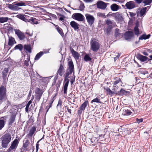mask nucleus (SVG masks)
I'll use <instances>...</instances> for the list:
<instances>
[{"label":"nucleus","mask_w":152,"mask_h":152,"mask_svg":"<svg viewBox=\"0 0 152 152\" xmlns=\"http://www.w3.org/2000/svg\"><path fill=\"white\" fill-rule=\"evenodd\" d=\"M73 54L75 58H78L79 56L78 53L75 51H74Z\"/></svg>","instance_id":"nucleus-44"},{"label":"nucleus","mask_w":152,"mask_h":152,"mask_svg":"<svg viewBox=\"0 0 152 152\" xmlns=\"http://www.w3.org/2000/svg\"><path fill=\"white\" fill-rule=\"evenodd\" d=\"M120 6H119L116 4H112L110 6V8L112 10L114 11H118L120 7Z\"/></svg>","instance_id":"nucleus-17"},{"label":"nucleus","mask_w":152,"mask_h":152,"mask_svg":"<svg viewBox=\"0 0 152 152\" xmlns=\"http://www.w3.org/2000/svg\"><path fill=\"white\" fill-rule=\"evenodd\" d=\"M72 17L73 19L79 21H83L84 20V16L80 13H74Z\"/></svg>","instance_id":"nucleus-7"},{"label":"nucleus","mask_w":152,"mask_h":152,"mask_svg":"<svg viewBox=\"0 0 152 152\" xmlns=\"http://www.w3.org/2000/svg\"><path fill=\"white\" fill-rule=\"evenodd\" d=\"M139 59L142 61H144L148 59V57L142 55H140L139 57Z\"/></svg>","instance_id":"nucleus-34"},{"label":"nucleus","mask_w":152,"mask_h":152,"mask_svg":"<svg viewBox=\"0 0 152 152\" xmlns=\"http://www.w3.org/2000/svg\"><path fill=\"white\" fill-rule=\"evenodd\" d=\"M106 24L108 25V26L110 25H112L113 26H115V23L114 22L110 20L109 19L106 20Z\"/></svg>","instance_id":"nucleus-28"},{"label":"nucleus","mask_w":152,"mask_h":152,"mask_svg":"<svg viewBox=\"0 0 152 152\" xmlns=\"http://www.w3.org/2000/svg\"><path fill=\"white\" fill-rule=\"evenodd\" d=\"M85 16L88 24L91 26L94 22V17L93 15L88 13L86 14L85 15Z\"/></svg>","instance_id":"nucleus-6"},{"label":"nucleus","mask_w":152,"mask_h":152,"mask_svg":"<svg viewBox=\"0 0 152 152\" xmlns=\"http://www.w3.org/2000/svg\"><path fill=\"white\" fill-rule=\"evenodd\" d=\"M36 130V128L33 126L30 129L29 134H28V137H31L35 132Z\"/></svg>","instance_id":"nucleus-20"},{"label":"nucleus","mask_w":152,"mask_h":152,"mask_svg":"<svg viewBox=\"0 0 152 152\" xmlns=\"http://www.w3.org/2000/svg\"><path fill=\"white\" fill-rule=\"evenodd\" d=\"M59 20L63 22V21L64 20V17H62L60 18Z\"/></svg>","instance_id":"nucleus-62"},{"label":"nucleus","mask_w":152,"mask_h":152,"mask_svg":"<svg viewBox=\"0 0 152 152\" xmlns=\"http://www.w3.org/2000/svg\"><path fill=\"white\" fill-rule=\"evenodd\" d=\"M15 116L14 115H12L11 117V118L10 120V124H12L13 123L14 121H15Z\"/></svg>","instance_id":"nucleus-42"},{"label":"nucleus","mask_w":152,"mask_h":152,"mask_svg":"<svg viewBox=\"0 0 152 152\" xmlns=\"http://www.w3.org/2000/svg\"><path fill=\"white\" fill-rule=\"evenodd\" d=\"M119 35V29L117 28L115 30V35L116 37L118 36Z\"/></svg>","instance_id":"nucleus-46"},{"label":"nucleus","mask_w":152,"mask_h":152,"mask_svg":"<svg viewBox=\"0 0 152 152\" xmlns=\"http://www.w3.org/2000/svg\"><path fill=\"white\" fill-rule=\"evenodd\" d=\"M36 99L35 100L37 102L39 101L42 94L43 92L39 88H37L35 90Z\"/></svg>","instance_id":"nucleus-8"},{"label":"nucleus","mask_w":152,"mask_h":152,"mask_svg":"<svg viewBox=\"0 0 152 152\" xmlns=\"http://www.w3.org/2000/svg\"><path fill=\"white\" fill-rule=\"evenodd\" d=\"M150 36V34H148V35H142L140 37L139 39L142 40L143 39H146L149 38Z\"/></svg>","instance_id":"nucleus-35"},{"label":"nucleus","mask_w":152,"mask_h":152,"mask_svg":"<svg viewBox=\"0 0 152 152\" xmlns=\"http://www.w3.org/2000/svg\"><path fill=\"white\" fill-rule=\"evenodd\" d=\"M14 5L9 4L8 5V7L11 10L15 11L18 10L20 8H18L17 6L15 5V3H13V4Z\"/></svg>","instance_id":"nucleus-19"},{"label":"nucleus","mask_w":152,"mask_h":152,"mask_svg":"<svg viewBox=\"0 0 152 152\" xmlns=\"http://www.w3.org/2000/svg\"><path fill=\"white\" fill-rule=\"evenodd\" d=\"M94 0H84V1L86 3L91 2L93 1Z\"/></svg>","instance_id":"nucleus-56"},{"label":"nucleus","mask_w":152,"mask_h":152,"mask_svg":"<svg viewBox=\"0 0 152 152\" xmlns=\"http://www.w3.org/2000/svg\"><path fill=\"white\" fill-rule=\"evenodd\" d=\"M143 0H135V1H136V2L138 3H140Z\"/></svg>","instance_id":"nucleus-59"},{"label":"nucleus","mask_w":152,"mask_h":152,"mask_svg":"<svg viewBox=\"0 0 152 152\" xmlns=\"http://www.w3.org/2000/svg\"><path fill=\"white\" fill-rule=\"evenodd\" d=\"M15 42V41L14 38L12 37L9 38L8 43V45H9L12 46L14 44Z\"/></svg>","instance_id":"nucleus-27"},{"label":"nucleus","mask_w":152,"mask_h":152,"mask_svg":"<svg viewBox=\"0 0 152 152\" xmlns=\"http://www.w3.org/2000/svg\"><path fill=\"white\" fill-rule=\"evenodd\" d=\"M113 27L112 25L108 26L106 28L104 29V32L107 34H109L111 31V29L113 28Z\"/></svg>","instance_id":"nucleus-24"},{"label":"nucleus","mask_w":152,"mask_h":152,"mask_svg":"<svg viewBox=\"0 0 152 152\" xmlns=\"http://www.w3.org/2000/svg\"><path fill=\"white\" fill-rule=\"evenodd\" d=\"M56 29L58 31L61 36H62L64 35V34L61 28L59 27H58L56 28Z\"/></svg>","instance_id":"nucleus-37"},{"label":"nucleus","mask_w":152,"mask_h":152,"mask_svg":"<svg viewBox=\"0 0 152 152\" xmlns=\"http://www.w3.org/2000/svg\"><path fill=\"white\" fill-rule=\"evenodd\" d=\"M36 149L37 151L39 149V144H36Z\"/></svg>","instance_id":"nucleus-64"},{"label":"nucleus","mask_w":152,"mask_h":152,"mask_svg":"<svg viewBox=\"0 0 152 152\" xmlns=\"http://www.w3.org/2000/svg\"><path fill=\"white\" fill-rule=\"evenodd\" d=\"M8 72V69L7 68H5L2 72V77L3 79L4 80H6V77L7 76V73Z\"/></svg>","instance_id":"nucleus-25"},{"label":"nucleus","mask_w":152,"mask_h":152,"mask_svg":"<svg viewBox=\"0 0 152 152\" xmlns=\"http://www.w3.org/2000/svg\"><path fill=\"white\" fill-rule=\"evenodd\" d=\"M121 81L120 79L118 78V79L115 81L113 83L114 85H117L118 83Z\"/></svg>","instance_id":"nucleus-47"},{"label":"nucleus","mask_w":152,"mask_h":152,"mask_svg":"<svg viewBox=\"0 0 152 152\" xmlns=\"http://www.w3.org/2000/svg\"><path fill=\"white\" fill-rule=\"evenodd\" d=\"M134 32L135 33V34L137 35H138L139 34H140V32L139 30V29L138 28V27L137 26H136L134 28Z\"/></svg>","instance_id":"nucleus-40"},{"label":"nucleus","mask_w":152,"mask_h":152,"mask_svg":"<svg viewBox=\"0 0 152 152\" xmlns=\"http://www.w3.org/2000/svg\"><path fill=\"white\" fill-rule=\"evenodd\" d=\"M25 15H23L20 14L17 15L16 16V17L25 22H29V20L26 19L25 17Z\"/></svg>","instance_id":"nucleus-18"},{"label":"nucleus","mask_w":152,"mask_h":152,"mask_svg":"<svg viewBox=\"0 0 152 152\" xmlns=\"http://www.w3.org/2000/svg\"><path fill=\"white\" fill-rule=\"evenodd\" d=\"M125 6L127 8L129 9H132L135 7V5L134 2L132 1L126 3Z\"/></svg>","instance_id":"nucleus-12"},{"label":"nucleus","mask_w":152,"mask_h":152,"mask_svg":"<svg viewBox=\"0 0 152 152\" xmlns=\"http://www.w3.org/2000/svg\"><path fill=\"white\" fill-rule=\"evenodd\" d=\"M112 16L114 17L116 20L118 22H121L123 20V18L121 14H120L118 12L112 14Z\"/></svg>","instance_id":"nucleus-10"},{"label":"nucleus","mask_w":152,"mask_h":152,"mask_svg":"<svg viewBox=\"0 0 152 152\" xmlns=\"http://www.w3.org/2000/svg\"><path fill=\"white\" fill-rule=\"evenodd\" d=\"M68 66L69 68L66 71V76L64 79L63 88L64 93L65 94L67 93V87L69 82L68 77L72 72H73V73H74V65L72 61H69L68 62Z\"/></svg>","instance_id":"nucleus-1"},{"label":"nucleus","mask_w":152,"mask_h":152,"mask_svg":"<svg viewBox=\"0 0 152 152\" xmlns=\"http://www.w3.org/2000/svg\"><path fill=\"white\" fill-rule=\"evenodd\" d=\"M136 121L138 123H140L142 122L143 121V119L142 118L141 119H136Z\"/></svg>","instance_id":"nucleus-52"},{"label":"nucleus","mask_w":152,"mask_h":152,"mask_svg":"<svg viewBox=\"0 0 152 152\" xmlns=\"http://www.w3.org/2000/svg\"><path fill=\"white\" fill-rule=\"evenodd\" d=\"M50 49H44L43 50V51H42L43 53V54L44 53H48L49 52Z\"/></svg>","instance_id":"nucleus-49"},{"label":"nucleus","mask_w":152,"mask_h":152,"mask_svg":"<svg viewBox=\"0 0 152 152\" xmlns=\"http://www.w3.org/2000/svg\"><path fill=\"white\" fill-rule=\"evenodd\" d=\"M83 111V110L79 108L78 111V114L80 115H81Z\"/></svg>","instance_id":"nucleus-55"},{"label":"nucleus","mask_w":152,"mask_h":152,"mask_svg":"<svg viewBox=\"0 0 152 152\" xmlns=\"http://www.w3.org/2000/svg\"><path fill=\"white\" fill-rule=\"evenodd\" d=\"M98 15L99 17H102L104 18H105L106 17V16L104 15V14L100 12L98 13Z\"/></svg>","instance_id":"nucleus-45"},{"label":"nucleus","mask_w":152,"mask_h":152,"mask_svg":"<svg viewBox=\"0 0 152 152\" xmlns=\"http://www.w3.org/2000/svg\"><path fill=\"white\" fill-rule=\"evenodd\" d=\"M70 25L71 27L75 30L79 29V25L74 21H71L70 23Z\"/></svg>","instance_id":"nucleus-13"},{"label":"nucleus","mask_w":152,"mask_h":152,"mask_svg":"<svg viewBox=\"0 0 152 152\" xmlns=\"http://www.w3.org/2000/svg\"><path fill=\"white\" fill-rule=\"evenodd\" d=\"M30 61V57H28L27 58L26 60H25L24 62V64L26 66H28L29 65L28 61Z\"/></svg>","instance_id":"nucleus-43"},{"label":"nucleus","mask_w":152,"mask_h":152,"mask_svg":"<svg viewBox=\"0 0 152 152\" xmlns=\"http://www.w3.org/2000/svg\"><path fill=\"white\" fill-rule=\"evenodd\" d=\"M129 91H125L123 88H121L120 91L118 93V94L119 95L122 96L128 95L129 94Z\"/></svg>","instance_id":"nucleus-16"},{"label":"nucleus","mask_w":152,"mask_h":152,"mask_svg":"<svg viewBox=\"0 0 152 152\" xmlns=\"http://www.w3.org/2000/svg\"><path fill=\"white\" fill-rule=\"evenodd\" d=\"M61 105H57V108L58 111H62V110L61 109Z\"/></svg>","instance_id":"nucleus-51"},{"label":"nucleus","mask_w":152,"mask_h":152,"mask_svg":"<svg viewBox=\"0 0 152 152\" xmlns=\"http://www.w3.org/2000/svg\"><path fill=\"white\" fill-rule=\"evenodd\" d=\"M133 36V33L131 31H129L125 33L124 35V37L126 39H128L132 37Z\"/></svg>","instance_id":"nucleus-14"},{"label":"nucleus","mask_w":152,"mask_h":152,"mask_svg":"<svg viewBox=\"0 0 152 152\" xmlns=\"http://www.w3.org/2000/svg\"><path fill=\"white\" fill-rule=\"evenodd\" d=\"M67 109L68 111L70 113H71V109H70L68 107H67Z\"/></svg>","instance_id":"nucleus-61"},{"label":"nucleus","mask_w":152,"mask_h":152,"mask_svg":"<svg viewBox=\"0 0 152 152\" xmlns=\"http://www.w3.org/2000/svg\"><path fill=\"white\" fill-rule=\"evenodd\" d=\"M107 91L109 95H112L114 94V93L110 88L108 89Z\"/></svg>","instance_id":"nucleus-50"},{"label":"nucleus","mask_w":152,"mask_h":152,"mask_svg":"<svg viewBox=\"0 0 152 152\" xmlns=\"http://www.w3.org/2000/svg\"><path fill=\"white\" fill-rule=\"evenodd\" d=\"M96 5L98 8L103 9H105L107 7L105 4L101 1H98L96 4Z\"/></svg>","instance_id":"nucleus-11"},{"label":"nucleus","mask_w":152,"mask_h":152,"mask_svg":"<svg viewBox=\"0 0 152 152\" xmlns=\"http://www.w3.org/2000/svg\"><path fill=\"white\" fill-rule=\"evenodd\" d=\"M6 98V88L4 86H1L0 87V100L5 99Z\"/></svg>","instance_id":"nucleus-4"},{"label":"nucleus","mask_w":152,"mask_h":152,"mask_svg":"<svg viewBox=\"0 0 152 152\" xmlns=\"http://www.w3.org/2000/svg\"><path fill=\"white\" fill-rule=\"evenodd\" d=\"M23 48V46L21 44H18L16 45L14 48L15 50L19 49L20 51H21Z\"/></svg>","instance_id":"nucleus-33"},{"label":"nucleus","mask_w":152,"mask_h":152,"mask_svg":"<svg viewBox=\"0 0 152 152\" xmlns=\"http://www.w3.org/2000/svg\"><path fill=\"white\" fill-rule=\"evenodd\" d=\"M51 105H49V106H47L46 107V109H47L48 108V109L46 110V112H47L49 110V109L51 107Z\"/></svg>","instance_id":"nucleus-60"},{"label":"nucleus","mask_w":152,"mask_h":152,"mask_svg":"<svg viewBox=\"0 0 152 152\" xmlns=\"http://www.w3.org/2000/svg\"><path fill=\"white\" fill-rule=\"evenodd\" d=\"M24 49V50H26L29 53H31V46L30 45H25Z\"/></svg>","instance_id":"nucleus-26"},{"label":"nucleus","mask_w":152,"mask_h":152,"mask_svg":"<svg viewBox=\"0 0 152 152\" xmlns=\"http://www.w3.org/2000/svg\"><path fill=\"white\" fill-rule=\"evenodd\" d=\"M29 20L32 22V24H37L39 23L38 22L37 20L35 18H32Z\"/></svg>","instance_id":"nucleus-36"},{"label":"nucleus","mask_w":152,"mask_h":152,"mask_svg":"<svg viewBox=\"0 0 152 152\" xmlns=\"http://www.w3.org/2000/svg\"><path fill=\"white\" fill-rule=\"evenodd\" d=\"M19 141L17 139H15L12 142L10 147L7 149V152H10L11 150H15L18 147Z\"/></svg>","instance_id":"nucleus-5"},{"label":"nucleus","mask_w":152,"mask_h":152,"mask_svg":"<svg viewBox=\"0 0 152 152\" xmlns=\"http://www.w3.org/2000/svg\"><path fill=\"white\" fill-rule=\"evenodd\" d=\"M132 113V112L128 110H124L122 112V114L124 115H129Z\"/></svg>","instance_id":"nucleus-23"},{"label":"nucleus","mask_w":152,"mask_h":152,"mask_svg":"<svg viewBox=\"0 0 152 152\" xmlns=\"http://www.w3.org/2000/svg\"><path fill=\"white\" fill-rule=\"evenodd\" d=\"M9 18L8 17H1L0 18V23H4L7 22L9 20Z\"/></svg>","instance_id":"nucleus-32"},{"label":"nucleus","mask_w":152,"mask_h":152,"mask_svg":"<svg viewBox=\"0 0 152 152\" xmlns=\"http://www.w3.org/2000/svg\"><path fill=\"white\" fill-rule=\"evenodd\" d=\"M91 49L94 52H97L100 48V44L95 39H92L90 42Z\"/></svg>","instance_id":"nucleus-3"},{"label":"nucleus","mask_w":152,"mask_h":152,"mask_svg":"<svg viewBox=\"0 0 152 152\" xmlns=\"http://www.w3.org/2000/svg\"><path fill=\"white\" fill-rule=\"evenodd\" d=\"M129 14L130 16L132 17H133L135 15V14L133 12H129Z\"/></svg>","instance_id":"nucleus-57"},{"label":"nucleus","mask_w":152,"mask_h":152,"mask_svg":"<svg viewBox=\"0 0 152 152\" xmlns=\"http://www.w3.org/2000/svg\"><path fill=\"white\" fill-rule=\"evenodd\" d=\"M114 89H116L118 88V86H117V85H114Z\"/></svg>","instance_id":"nucleus-63"},{"label":"nucleus","mask_w":152,"mask_h":152,"mask_svg":"<svg viewBox=\"0 0 152 152\" xmlns=\"http://www.w3.org/2000/svg\"><path fill=\"white\" fill-rule=\"evenodd\" d=\"M15 33L17 35L19 38L20 40H23L25 37L24 34L18 29H15Z\"/></svg>","instance_id":"nucleus-9"},{"label":"nucleus","mask_w":152,"mask_h":152,"mask_svg":"<svg viewBox=\"0 0 152 152\" xmlns=\"http://www.w3.org/2000/svg\"><path fill=\"white\" fill-rule=\"evenodd\" d=\"M84 59L86 61H90L91 58L88 55L86 54L84 56Z\"/></svg>","instance_id":"nucleus-41"},{"label":"nucleus","mask_w":152,"mask_h":152,"mask_svg":"<svg viewBox=\"0 0 152 152\" xmlns=\"http://www.w3.org/2000/svg\"><path fill=\"white\" fill-rule=\"evenodd\" d=\"M11 136L10 134H5L2 138V147L3 148H7L11 141Z\"/></svg>","instance_id":"nucleus-2"},{"label":"nucleus","mask_w":152,"mask_h":152,"mask_svg":"<svg viewBox=\"0 0 152 152\" xmlns=\"http://www.w3.org/2000/svg\"><path fill=\"white\" fill-rule=\"evenodd\" d=\"M93 102H96L97 103H101L100 100L97 98H96L94 99L91 101V103H93Z\"/></svg>","instance_id":"nucleus-39"},{"label":"nucleus","mask_w":152,"mask_h":152,"mask_svg":"<svg viewBox=\"0 0 152 152\" xmlns=\"http://www.w3.org/2000/svg\"><path fill=\"white\" fill-rule=\"evenodd\" d=\"M29 105H26V106L25 108V110L26 112H27L28 111V109L29 107Z\"/></svg>","instance_id":"nucleus-58"},{"label":"nucleus","mask_w":152,"mask_h":152,"mask_svg":"<svg viewBox=\"0 0 152 152\" xmlns=\"http://www.w3.org/2000/svg\"><path fill=\"white\" fill-rule=\"evenodd\" d=\"M86 105H81V106L79 108L81 109V110H83L85 109V107H86Z\"/></svg>","instance_id":"nucleus-53"},{"label":"nucleus","mask_w":152,"mask_h":152,"mask_svg":"<svg viewBox=\"0 0 152 152\" xmlns=\"http://www.w3.org/2000/svg\"><path fill=\"white\" fill-rule=\"evenodd\" d=\"M152 2V0H145L143 1V3L145 4L144 6L150 5L151 3Z\"/></svg>","instance_id":"nucleus-38"},{"label":"nucleus","mask_w":152,"mask_h":152,"mask_svg":"<svg viewBox=\"0 0 152 152\" xmlns=\"http://www.w3.org/2000/svg\"><path fill=\"white\" fill-rule=\"evenodd\" d=\"M29 142V141L28 140H26L25 141V142L23 143L22 149L23 151H26L27 150L26 149V148L28 146Z\"/></svg>","instance_id":"nucleus-22"},{"label":"nucleus","mask_w":152,"mask_h":152,"mask_svg":"<svg viewBox=\"0 0 152 152\" xmlns=\"http://www.w3.org/2000/svg\"><path fill=\"white\" fill-rule=\"evenodd\" d=\"M79 8L80 10H83L84 9V6L83 4H81L80 6L79 7Z\"/></svg>","instance_id":"nucleus-48"},{"label":"nucleus","mask_w":152,"mask_h":152,"mask_svg":"<svg viewBox=\"0 0 152 152\" xmlns=\"http://www.w3.org/2000/svg\"><path fill=\"white\" fill-rule=\"evenodd\" d=\"M96 139H97L95 137H92L91 140V142L92 143L94 142L95 141V140Z\"/></svg>","instance_id":"nucleus-54"},{"label":"nucleus","mask_w":152,"mask_h":152,"mask_svg":"<svg viewBox=\"0 0 152 152\" xmlns=\"http://www.w3.org/2000/svg\"><path fill=\"white\" fill-rule=\"evenodd\" d=\"M3 118V117H1L0 118V130L1 129L4 125V121L2 119Z\"/></svg>","instance_id":"nucleus-31"},{"label":"nucleus","mask_w":152,"mask_h":152,"mask_svg":"<svg viewBox=\"0 0 152 152\" xmlns=\"http://www.w3.org/2000/svg\"><path fill=\"white\" fill-rule=\"evenodd\" d=\"M43 54V53L42 52H40L36 55L34 58V60H39Z\"/></svg>","instance_id":"nucleus-30"},{"label":"nucleus","mask_w":152,"mask_h":152,"mask_svg":"<svg viewBox=\"0 0 152 152\" xmlns=\"http://www.w3.org/2000/svg\"><path fill=\"white\" fill-rule=\"evenodd\" d=\"M64 68L62 64L60 65L58 69L57 72V74H59L61 76L64 74Z\"/></svg>","instance_id":"nucleus-15"},{"label":"nucleus","mask_w":152,"mask_h":152,"mask_svg":"<svg viewBox=\"0 0 152 152\" xmlns=\"http://www.w3.org/2000/svg\"><path fill=\"white\" fill-rule=\"evenodd\" d=\"M15 5L17 6V7H21L23 6H26L27 5V4L26 3L24 2L20 1L15 3Z\"/></svg>","instance_id":"nucleus-29"},{"label":"nucleus","mask_w":152,"mask_h":152,"mask_svg":"<svg viewBox=\"0 0 152 152\" xmlns=\"http://www.w3.org/2000/svg\"><path fill=\"white\" fill-rule=\"evenodd\" d=\"M147 8H149V7L148 6L143 8L141 9L139 12L140 16L142 17L145 14Z\"/></svg>","instance_id":"nucleus-21"}]
</instances>
